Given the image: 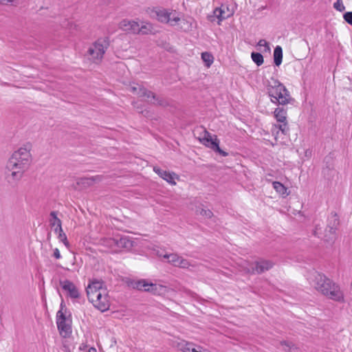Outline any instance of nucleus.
Segmentation results:
<instances>
[{
  "mask_svg": "<svg viewBox=\"0 0 352 352\" xmlns=\"http://www.w3.org/2000/svg\"><path fill=\"white\" fill-rule=\"evenodd\" d=\"M31 146L27 144L14 151L6 166V179L9 184L19 182L29 168L32 161L30 153Z\"/></svg>",
  "mask_w": 352,
  "mask_h": 352,
  "instance_id": "nucleus-1",
  "label": "nucleus"
},
{
  "mask_svg": "<svg viewBox=\"0 0 352 352\" xmlns=\"http://www.w3.org/2000/svg\"><path fill=\"white\" fill-rule=\"evenodd\" d=\"M310 284L321 294L338 302H344V296L339 285L317 272L309 278Z\"/></svg>",
  "mask_w": 352,
  "mask_h": 352,
  "instance_id": "nucleus-2",
  "label": "nucleus"
},
{
  "mask_svg": "<svg viewBox=\"0 0 352 352\" xmlns=\"http://www.w3.org/2000/svg\"><path fill=\"white\" fill-rule=\"evenodd\" d=\"M267 89L271 101L274 104L285 105L294 102L289 91L278 80H274V84L268 85Z\"/></svg>",
  "mask_w": 352,
  "mask_h": 352,
  "instance_id": "nucleus-3",
  "label": "nucleus"
},
{
  "mask_svg": "<svg viewBox=\"0 0 352 352\" xmlns=\"http://www.w3.org/2000/svg\"><path fill=\"white\" fill-rule=\"evenodd\" d=\"M129 90L133 94H136L140 97H146L148 100V102L153 104H157L160 106H166L167 104V102L164 99L157 96L153 92L147 90L140 85L135 84L131 85L129 87Z\"/></svg>",
  "mask_w": 352,
  "mask_h": 352,
  "instance_id": "nucleus-4",
  "label": "nucleus"
},
{
  "mask_svg": "<svg viewBox=\"0 0 352 352\" xmlns=\"http://www.w3.org/2000/svg\"><path fill=\"white\" fill-rule=\"evenodd\" d=\"M109 46L108 38H100L89 47L87 53L94 62H100Z\"/></svg>",
  "mask_w": 352,
  "mask_h": 352,
  "instance_id": "nucleus-5",
  "label": "nucleus"
},
{
  "mask_svg": "<svg viewBox=\"0 0 352 352\" xmlns=\"http://www.w3.org/2000/svg\"><path fill=\"white\" fill-rule=\"evenodd\" d=\"M158 21L164 23H168L171 26L179 24L180 18L177 14L176 11L169 10L164 8H155L153 10Z\"/></svg>",
  "mask_w": 352,
  "mask_h": 352,
  "instance_id": "nucleus-6",
  "label": "nucleus"
},
{
  "mask_svg": "<svg viewBox=\"0 0 352 352\" xmlns=\"http://www.w3.org/2000/svg\"><path fill=\"white\" fill-rule=\"evenodd\" d=\"M199 140L201 143H202L206 146L211 148L216 153H218L219 155L223 157H226L228 155V153L222 149L219 146V140L215 136L214 139H212L210 133L207 131L206 129L203 130V135L201 137L199 138Z\"/></svg>",
  "mask_w": 352,
  "mask_h": 352,
  "instance_id": "nucleus-7",
  "label": "nucleus"
},
{
  "mask_svg": "<svg viewBox=\"0 0 352 352\" xmlns=\"http://www.w3.org/2000/svg\"><path fill=\"white\" fill-rule=\"evenodd\" d=\"M63 305L60 304V309L56 314V324L60 335L64 337L67 336L71 333V324L69 319L67 318L66 315L63 311Z\"/></svg>",
  "mask_w": 352,
  "mask_h": 352,
  "instance_id": "nucleus-8",
  "label": "nucleus"
},
{
  "mask_svg": "<svg viewBox=\"0 0 352 352\" xmlns=\"http://www.w3.org/2000/svg\"><path fill=\"white\" fill-rule=\"evenodd\" d=\"M103 283L99 280L92 281L86 288L87 296L89 302L97 301L96 298L98 293L105 292V288L102 287Z\"/></svg>",
  "mask_w": 352,
  "mask_h": 352,
  "instance_id": "nucleus-9",
  "label": "nucleus"
},
{
  "mask_svg": "<svg viewBox=\"0 0 352 352\" xmlns=\"http://www.w3.org/2000/svg\"><path fill=\"white\" fill-rule=\"evenodd\" d=\"M233 11L230 10L228 6L221 5L220 8H217L214 10L213 14L209 15L208 16V19L210 21L213 22L214 21L215 18H217L219 19L218 23L220 24V21L229 18L233 14Z\"/></svg>",
  "mask_w": 352,
  "mask_h": 352,
  "instance_id": "nucleus-10",
  "label": "nucleus"
},
{
  "mask_svg": "<svg viewBox=\"0 0 352 352\" xmlns=\"http://www.w3.org/2000/svg\"><path fill=\"white\" fill-rule=\"evenodd\" d=\"M274 265L271 261L261 259L255 261L248 272L251 274H260L272 269Z\"/></svg>",
  "mask_w": 352,
  "mask_h": 352,
  "instance_id": "nucleus-11",
  "label": "nucleus"
},
{
  "mask_svg": "<svg viewBox=\"0 0 352 352\" xmlns=\"http://www.w3.org/2000/svg\"><path fill=\"white\" fill-rule=\"evenodd\" d=\"M274 117L278 122V128L283 133H286L288 131V126L287 122V111L283 107H278L274 111Z\"/></svg>",
  "mask_w": 352,
  "mask_h": 352,
  "instance_id": "nucleus-12",
  "label": "nucleus"
},
{
  "mask_svg": "<svg viewBox=\"0 0 352 352\" xmlns=\"http://www.w3.org/2000/svg\"><path fill=\"white\" fill-rule=\"evenodd\" d=\"M95 299H96L97 301H92L91 303L96 308L102 312L109 309L110 307V302L109 300V296L107 295L106 291L104 292L98 293L97 298Z\"/></svg>",
  "mask_w": 352,
  "mask_h": 352,
  "instance_id": "nucleus-13",
  "label": "nucleus"
},
{
  "mask_svg": "<svg viewBox=\"0 0 352 352\" xmlns=\"http://www.w3.org/2000/svg\"><path fill=\"white\" fill-rule=\"evenodd\" d=\"M60 285L63 289L67 292L68 296L71 298H79L80 296V292L76 285L69 280H60Z\"/></svg>",
  "mask_w": 352,
  "mask_h": 352,
  "instance_id": "nucleus-14",
  "label": "nucleus"
},
{
  "mask_svg": "<svg viewBox=\"0 0 352 352\" xmlns=\"http://www.w3.org/2000/svg\"><path fill=\"white\" fill-rule=\"evenodd\" d=\"M119 28L129 33L140 34L139 23L133 20H122L119 23Z\"/></svg>",
  "mask_w": 352,
  "mask_h": 352,
  "instance_id": "nucleus-15",
  "label": "nucleus"
},
{
  "mask_svg": "<svg viewBox=\"0 0 352 352\" xmlns=\"http://www.w3.org/2000/svg\"><path fill=\"white\" fill-rule=\"evenodd\" d=\"M180 29L186 32L192 31L197 28V23L195 19L190 16H187L180 19Z\"/></svg>",
  "mask_w": 352,
  "mask_h": 352,
  "instance_id": "nucleus-16",
  "label": "nucleus"
},
{
  "mask_svg": "<svg viewBox=\"0 0 352 352\" xmlns=\"http://www.w3.org/2000/svg\"><path fill=\"white\" fill-rule=\"evenodd\" d=\"M58 212L52 211L50 214L49 223L52 228H54V232H60L62 228V221L57 217Z\"/></svg>",
  "mask_w": 352,
  "mask_h": 352,
  "instance_id": "nucleus-17",
  "label": "nucleus"
},
{
  "mask_svg": "<svg viewBox=\"0 0 352 352\" xmlns=\"http://www.w3.org/2000/svg\"><path fill=\"white\" fill-rule=\"evenodd\" d=\"M145 292H150L154 295H162L166 293V287L159 284L148 283V287L145 289Z\"/></svg>",
  "mask_w": 352,
  "mask_h": 352,
  "instance_id": "nucleus-18",
  "label": "nucleus"
},
{
  "mask_svg": "<svg viewBox=\"0 0 352 352\" xmlns=\"http://www.w3.org/2000/svg\"><path fill=\"white\" fill-rule=\"evenodd\" d=\"M100 177H91L80 178L78 182V184L82 185L84 187H87L93 185L96 182L99 181Z\"/></svg>",
  "mask_w": 352,
  "mask_h": 352,
  "instance_id": "nucleus-19",
  "label": "nucleus"
},
{
  "mask_svg": "<svg viewBox=\"0 0 352 352\" xmlns=\"http://www.w3.org/2000/svg\"><path fill=\"white\" fill-rule=\"evenodd\" d=\"M283 60V50L279 45H277L274 50V62L276 66H279Z\"/></svg>",
  "mask_w": 352,
  "mask_h": 352,
  "instance_id": "nucleus-20",
  "label": "nucleus"
},
{
  "mask_svg": "<svg viewBox=\"0 0 352 352\" xmlns=\"http://www.w3.org/2000/svg\"><path fill=\"white\" fill-rule=\"evenodd\" d=\"M148 282L145 279H141L131 283V286L133 288L140 291L145 292V289L148 287Z\"/></svg>",
  "mask_w": 352,
  "mask_h": 352,
  "instance_id": "nucleus-21",
  "label": "nucleus"
},
{
  "mask_svg": "<svg viewBox=\"0 0 352 352\" xmlns=\"http://www.w3.org/2000/svg\"><path fill=\"white\" fill-rule=\"evenodd\" d=\"M272 186L274 190L283 196L288 195L287 188L279 182H273Z\"/></svg>",
  "mask_w": 352,
  "mask_h": 352,
  "instance_id": "nucleus-22",
  "label": "nucleus"
},
{
  "mask_svg": "<svg viewBox=\"0 0 352 352\" xmlns=\"http://www.w3.org/2000/svg\"><path fill=\"white\" fill-rule=\"evenodd\" d=\"M336 228L331 226V225H328L327 228L325 230V240L327 241H331L335 239Z\"/></svg>",
  "mask_w": 352,
  "mask_h": 352,
  "instance_id": "nucleus-23",
  "label": "nucleus"
},
{
  "mask_svg": "<svg viewBox=\"0 0 352 352\" xmlns=\"http://www.w3.org/2000/svg\"><path fill=\"white\" fill-rule=\"evenodd\" d=\"M140 34H148L152 32L153 26L151 23L148 22H142L141 25L139 23Z\"/></svg>",
  "mask_w": 352,
  "mask_h": 352,
  "instance_id": "nucleus-24",
  "label": "nucleus"
},
{
  "mask_svg": "<svg viewBox=\"0 0 352 352\" xmlns=\"http://www.w3.org/2000/svg\"><path fill=\"white\" fill-rule=\"evenodd\" d=\"M201 59L204 62L205 65L207 67H210V65L213 63L214 57L213 56L207 52L201 53Z\"/></svg>",
  "mask_w": 352,
  "mask_h": 352,
  "instance_id": "nucleus-25",
  "label": "nucleus"
},
{
  "mask_svg": "<svg viewBox=\"0 0 352 352\" xmlns=\"http://www.w3.org/2000/svg\"><path fill=\"white\" fill-rule=\"evenodd\" d=\"M162 178L166 181L168 184L171 185H175L176 182L175 181V179L177 178V176L173 172L166 171V173H164V176Z\"/></svg>",
  "mask_w": 352,
  "mask_h": 352,
  "instance_id": "nucleus-26",
  "label": "nucleus"
},
{
  "mask_svg": "<svg viewBox=\"0 0 352 352\" xmlns=\"http://www.w3.org/2000/svg\"><path fill=\"white\" fill-rule=\"evenodd\" d=\"M177 347L182 352H190V349L192 347V342L181 340L177 344Z\"/></svg>",
  "mask_w": 352,
  "mask_h": 352,
  "instance_id": "nucleus-27",
  "label": "nucleus"
},
{
  "mask_svg": "<svg viewBox=\"0 0 352 352\" xmlns=\"http://www.w3.org/2000/svg\"><path fill=\"white\" fill-rule=\"evenodd\" d=\"M163 257L168 259V262L169 263L176 267V264L178 263L180 256L177 254H166L163 256Z\"/></svg>",
  "mask_w": 352,
  "mask_h": 352,
  "instance_id": "nucleus-28",
  "label": "nucleus"
},
{
  "mask_svg": "<svg viewBox=\"0 0 352 352\" xmlns=\"http://www.w3.org/2000/svg\"><path fill=\"white\" fill-rule=\"evenodd\" d=\"M252 60L258 65L260 66L263 63V56L261 53L252 52L251 54Z\"/></svg>",
  "mask_w": 352,
  "mask_h": 352,
  "instance_id": "nucleus-29",
  "label": "nucleus"
},
{
  "mask_svg": "<svg viewBox=\"0 0 352 352\" xmlns=\"http://www.w3.org/2000/svg\"><path fill=\"white\" fill-rule=\"evenodd\" d=\"M55 233L58 234V239H59V241L63 242V244L67 248H69V243L67 241V236L65 234V232H63V228H61V231L60 232H55Z\"/></svg>",
  "mask_w": 352,
  "mask_h": 352,
  "instance_id": "nucleus-30",
  "label": "nucleus"
},
{
  "mask_svg": "<svg viewBox=\"0 0 352 352\" xmlns=\"http://www.w3.org/2000/svg\"><path fill=\"white\" fill-rule=\"evenodd\" d=\"M190 265V264L189 261L182 256H180L178 263L176 264V267H179L181 268H188Z\"/></svg>",
  "mask_w": 352,
  "mask_h": 352,
  "instance_id": "nucleus-31",
  "label": "nucleus"
},
{
  "mask_svg": "<svg viewBox=\"0 0 352 352\" xmlns=\"http://www.w3.org/2000/svg\"><path fill=\"white\" fill-rule=\"evenodd\" d=\"M328 225H331V226L336 227L337 228L338 226L339 225V219L336 214L331 216V217L329 219Z\"/></svg>",
  "mask_w": 352,
  "mask_h": 352,
  "instance_id": "nucleus-32",
  "label": "nucleus"
},
{
  "mask_svg": "<svg viewBox=\"0 0 352 352\" xmlns=\"http://www.w3.org/2000/svg\"><path fill=\"white\" fill-rule=\"evenodd\" d=\"M281 345L285 346V351L287 352H292V350L296 347L292 342L287 341H283L280 342Z\"/></svg>",
  "mask_w": 352,
  "mask_h": 352,
  "instance_id": "nucleus-33",
  "label": "nucleus"
},
{
  "mask_svg": "<svg viewBox=\"0 0 352 352\" xmlns=\"http://www.w3.org/2000/svg\"><path fill=\"white\" fill-rule=\"evenodd\" d=\"M333 8L340 12H342L345 10V7H344L342 0H337L333 3Z\"/></svg>",
  "mask_w": 352,
  "mask_h": 352,
  "instance_id": "nucleus-34",
  "label": "nucleus"
},
{
  "mask_svg": "<svg viewBox=\"0 0 352 352\" xmlns=\"http://www.w3.org/2000/svg\"><path fill=\"white\" fill-rule=\"evenodd\" d=\"M343 18L346 22L352 25V12H346L344 14Z\"/></svg>",
  "mask_w": 352,
  "mask_h": 352,
  "instance_id": "nucleus-35",
  "label": "nucleus"
},
{
  "mask_svg": "<svg viewBox=\"0 0 352 352\" xmlns=\"http://www.w3.org/2000/svg\"><path fill=\"white\" fill-rule=\"evenodd\" d=\"M199 214L202 216H205L207 218H210L212 216V212L208 209H201Z\"/></svg>",
  "mask_w": 352,
  "mask_h": 352,
  "instance_id": "nucleus-36",
  "label": "nucleus"
},
{
  "mask_svg": "<svg viewBox=\"0 0 352 352\" xmlns=\"http://www.w3.org/2000/svg\"><path fill=\"white\" fill-rule=\"evenodd\" d=\"M153 171L162 178L166 170H162L157 166H153Z\"/></svg>",
  "mask_w": 352,
  "mask_h": 352,
  "instance_id": "nucleus-37",
  "label": "nucleus"
},
{
  "mask_svg": "<svg viewBox=\"0 0 352 352\" xmlns=\"http://www.w3.org/2000/svg\"><path fill=\"white\" fill-rule=\"evenodd\" d=\"M257 45L260 47H262V46L265 47L266 50H270V47H269L268 43L265 39H261L258 42Z\"/></svg>",
  "mask_w": 352,
  "mask_h": 352,
  "instance_id": "nucleus-38",
  "label": "nucleus"
},
{
  "mask_svg": "<svg viewBox=\"0 0 352 352\" xmlns=\"http://www.w3.org/2000/svg\"><path fill=\"white\" fill-rule=\"evenodd\" d=\"M202 347L200 346H195L193 343H192V347L190 349V352H200Z\"/></svg>",
  "mask_w": 352,
  "mask_h": 352,
  "instance_id": "nucleus-39",
  "label": "nucleus"
},
{
  "mask_svg": "<svg viewBox=\"0 0 352 352\" xmlns=\"http://www.w3.org/2000/svg\"><path fill=\"white\" fill-rule=\"evenodd\" d=\"M53 256L56 258V259H59L61 258V255L60 254V252L58 250V248H55L54 250V254H53Z\"/></svg>",
  "mask_w": 352,
  "mask_h": 352,
  "instance_id": "nucleus-40",
  "label": "nucleus"
},
{
  "mask_svg": "<svg viewBox=\"0 0 352 352\" xmlns=\"http://www.w3.org/2000/svg\"><path fill=\"white\" fill-rule=\"evenodd\" d=\"M318 230V226H316V229L314 230V235L316 236L320 237Z\"/></svg>",
  "mask_w": 352,
  "mask_h": 352,
  "instance_id": "nucleus-41",
  "label": "nucleus"
},
{
  "mask_svg": "<svg viewBox=\"0 0 352 352\" xmlns=\"http://www.w3.org/2000/svg\"><path fill=\"white\" fill-rule=\"evenodd\" d=\"M126 238H120V243L121 245H124L126 246Z\"/></svg>",
  "mask_w": 352,
  "mask_h": 352,
  "instance_id": "nucleus-42",
  "label": "nucleus"
},
{
  "mask_svg": "<svg viewBox=\"0 0 352 352\" xmlns=\"http://www.w3.org/2000/svg\"><path fill=\"white\" fill-rule=\"evenodd\" d=\"M12 0H0V3L6 4L8 2H11Z\"/></svg>",
  "mask_w": 352,
  "mask_h": 352,
  "instance_id": "nucleus-43",
  "label": "nucleus"
},
{
  "mask_svg": "<svg viewBox=\"0 0 352 352\" xmlns=\"http://www.w3.org/2000/svg\"><path fill=\"white\" fill-rule=\"evenodd\" d=\"M87 352H96V348H94V347H90V348L88 349Z\"/></svg>",
  "mask_w": 352,
  "mask_h": 352,
  "instance_id": "nucleus-44",
  "label": "nucleus"
},
{
  "mask_svg": "<svg viewBox=\"0 0 352 352\" xmlns=\"http://www.w3.org/2000/svg\"><path fill=\"white\" fill-rule=\"evenodd\" d=\"M50 238V234L49 233L47 235V239H49Z\"/></svg>",
  "mask_w": 352,
  "mask_h": 352,
  "instance_id": "nucleus-45",
  "label": "nucleus"
}]
</instances>
